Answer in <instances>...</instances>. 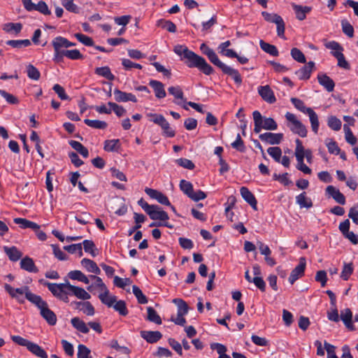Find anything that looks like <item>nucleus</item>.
Segmentation results:
<instances>
[{
	"instance_id": "obj_1",
	"label": "nucleus",
	"mask_w": 358,
	"mask_h": 358,
	"mask_svg": "<svg viewBox=\"0 0 358 358\" xmlns=\"http://www.w3.org/2000/svg\"><path fill=\"white\" fill-rule=\"evenodd\" d=\"M3 287L12 298L15 299L21 304L24 303V299L20 295L24 294L25 298L39 309L41 316L49 325L54 326L56 324L57 315L49 308L47 301L43 300L41 296L32 293L28 286L15 289L6 283Z\"/></svg>"
},
{
	"instance_id": "obj_2",
	"label": "nucleus",
	"mask_w": 358,
	"mask_h": 358,
	"mask_svg": "<svg viewBox=\"0 0 358 358\" xmlns=\"http://www.w3.org/2000/svg\"><path fill=\"white\" fill-rule=\"evenodd\" d=\"M174 52L179 56H183V58L187 60L186 64L188 67L197 68L208 76L213 72V69L204 58L189 50L186 46L181 45L175 46Z\"/></svg>"
},
{
	"instance_id": "obj_3",
	"label": "nucleus",
	"mask_w": 358,
	"mask_h": 358,
	"mask_svg": "<svg viewBox=\"0 0 358 358\" xmlns=\"http://www.w3.org/2000/svg\"><path fill=\"white\" fill-rule=\"evenodd\" d=\"M52 45L54 48V56L52 60L56 64H59L64 62V57H66L69 59L70 50H66L59 52V48H68L69 47L75 46L76 43L69 41L67 38L62 36H57L52 41Z\"/></svg>"
},
{
	"instance_id": "obj_4",
	"label": "nucleus",
	"mask_w": 358,
	"mask_h": 358,
	"mask_svg": "<svg viewBox=\"0 0 358 358\" xmlns=\"http://www.w3.org/2000/svg\"><path fill=\"white\" fill-rule=\"evenodd\" d=\"M38 282L43 286L47 287L48 290L57 299H59L62 295H64L65 294H71L69 289V285H71V284L66 280L64 283H52L43 279H40Z\"/></svg>"
},
{
	"instance_id": "obj_5",
	"label": "nucleus",
	"mask_w": 358,
	"mask_h": 358,
	"mask_svg": "<svg viewBox=\"0 0 358 358\" xmlns=\"http://www.w3.org/2000/svg\"><path fill=\"white\" fill-rule=\"evenodd\" d=\"M285 118L287 121V127L294 134H298L302 138L307 136L308 131L306 127L298 120L294 114L287 112Z\"/></svg>"
},
{
	"instance_id": "obj_6",
	"label": "nucleus",
	"mask_w": 358,
	"mask_h": 358,
	"mask_svg": "<svg viewBox=\"0 0 358 358\" xmlns=\"http://www.w3.org/2000/svg\"><path fill=\"white\" fill-rule=\"evenodd\" d=\"M149 117H151L150 121L153 122L155 124H158L161 127L163 134L169 138H172L175 136L176 132L174 129H173L171 127L169 123L167 122V120L165 119V117L160 114H156V113H150L148 115Z\"/></svg>"
},
{
	"instance_id": "obj_7",
	"label": "nucleus",
	"mask_w": 358,
	"mask_h": 358,
	"mask_svg": "<svg viewBox=\"0 0 358 358\" xmlns=\"http://www.w3.org/2000/svg\"><path fill=\"white\" fill-rule=\"evenodd\" d=\"M168 92L175 98V103L181 106L185 110H188V108L185 105L187 101L184 98V93L180 86L169 87L168 88Z\"/></svg>"
},
{
	"instance_id": "obj_8",
	"label": "nucleus",
	"mask_w": 358,
	"mask_h": 358,
	"mask_svg": "<svg viewBox=\"0 0 358 358\" xmlns=\"http://www.w3.org/2000/svg\"><path fill=\"white\" fill-rule=\"evenodd\" d=\"M306 264V259L304 257H301L299 259V264L292 270L289 278V282L292 285L304 274Z\"/></svg>"
},
{
	"instance_id": "obj_9",
	"label": "nucleus",
	"mask_w": 358,
	"mask_h": 358,
	"mask_svg": "<svg viewBox=\"0 0 358 358\" xmlns=\"http://www.w3.org/2000/svg\"><path fill=\"white\" fill-rule=\"evenodd\" d=\"M258 93L262 99L268 103H273L276 101L274 92L268 85L259 86Z\"/></svg>"
},
{
	"instance_id": "obj_10",
	"label": "nucleus",
	"mask_w": 358,
	"mask_h": 358,
	"mask_svg": "<svg viewBox=\"0 0 358 358\" xmlns=\"http://www.w3.org/2000/svg\"><path fill=\"white\" fill-rule=\"evenodd\" d=\"M145 192L150 198L156 199L161 204L171 206L168 197L161 192L148 187L145 188Z\"/></svg>"
},
{
	"instance_id": "obj_11",
	"label": "nucleus",
	"mask_w": 358,
	"mask_h": 358,
	"mask_svg": "<svg viewBox=\"0 0 358 358\" xmlns=\"http://www.w3.org/2000/svg\"><path fill=\"white\" fill-rule=\"evenodd\" d=\"M259 138L261 141H264L268 144L276 145L279 144L282 141L283 138V134L280 133L275 134L266 132L260 134Z\"/></svg>"
},
{
	"instance_id": "obj_12",
	"label": "nucleus",
	"mask_w": 358,
	"mask_h": 358,
	"mask_svg": "<svg viewBox=\"0 0 358 358\" xmlns=\"http://www.w3.org/2000/svg\"><path fill=\"white\" fill-rule=\"evenodd\" d=\"M326 193L332 197L337 203L341 205L345 203V197L338 189L334 186L329 185L326 188Z\"/></svg>"
},
{
	"instance_id": "obj_13",
	"label": "nucleus",
	"mask_w": 358,
	"mask_h": 358,
	"mask_svg": "<svg viewBox=\"0 0 358 358\" xmlns=\"http://www.w3.org/2000/svg\"><path fill=\"white\" fill-rule=\"evenodd\" d=\"M296 148H295V157H296V153L297 152H299L303 156V161L304 160V158L306 159L307 162L308 163H311L312 158H313V154L310 150L307 149L306 150L302 144V142L299 138L296 139Z\"/></svg>"
},
{
	"instance_id": "obj_14",
	"label": "nucleus",
	"mask_w": 358,
	"mask_h": 358,
	"mask_svg": "<svg viewBox=\"0 0 358 358\" xmlns=\"http://www.w3.org/2000/svg\"><path fill=\"white\" fill-rule=\"evenodd\" d=\"M317 80H318V83L322 86H323L327 90V91H328L329 92L334 91V87H335V83H334V80L329 76H328L327 74L323 73H320L317 75Z\"/></svg>"
},
{
	"instance_id": "obj_15",
	"label": "nucleus",
	"mask_w": 358,
	"mask_h": 358,
	"mask_svg": "<svg viewBox=\"0 0 358 358\" xmlns=\"http://www.w3.org/2000/svg\"><path fill=\"white\" fill-rule=\"evenodd\" d=\"M148 215L152 220L166 221L169 220L168 214L162 210V208L157 206H153V208L148 212Z\"/></svg>"
},
{
	"instance_id": "obj_16",
	"label": "nucleus",
	"mask_w": 358,
	"mask_h": 358,
	"mask_svg": "<svg viewBox=\"0 0 358 358\" xmlns=\"http://www.w3.org/2000/svg\"><path fill=\"white\" fill-rule=\"evenodd\" d=\"M20 268L26 271H28L29 273H38V269L35 265V263L32 258L26 256L25 257L22 258L20 261Z\"/></svg>"
},
{
	"instance_id": "obj_17",
	"label": "nucleus",
	"mask_w": 358,
	"mask_h": 358,
	"mask_svg": "<svg viewBox=\"0 0 358 358\" xmlns=\"http://www.w3.org/2000/svg\"><path fill=\"white\" fill-rule=\"evenodd\" d=\"M15 224H18L21 229H31L34 231H37L40 229V225L37 223L22 217H16L13 219Z\"/></svg>"
},
{
	"instance_id": "obj_18",
	"label": "nucleus",
	"mask_w": 358,
	"mask_h": 358,
	"mask_svg": "<svg viewBox=\"0 0 358 358\" xmlns=\"http://www.w3.org/2000/svg\"><path fill=\"white\" fill-rule=\"evenodd\" d=\"M94 72L96 75L104 77L108 80L109 82L106 84L108 85V92L110 93L112 92V83H110L112 80V73L110 69L108 66L97 67L95 69Z\"/></svg>"
},
{
	"instance_id": "obj_19",
	"label": "nucleus",
	"mask_w": 358,
	"mask_h": 358,
	"mask_svg": "<svg viewBox=\"0 0 358 358\" xmlns=\"http://www.w3.org/2000/svg\"><path fill=\"white\" fill-rule=\"evenodd\" d=\"M149 85L153 89L157 98L163 99L166 96V93L162 83L156 80H150Z\"/></svg>"
},
{
	"instance_id": "obj_20",
	"label": "nucleus",
	"mask_w": 358,
	"mask_h": 358,
	"mask_svg": "<svg viewBox=\"0 0 358 358\" xmlns=\"http://www.w3.org/2000/svg\"><path fill=\"white\" fill-rule=\"evenodd\" d=\"M141 336L148 343H155L162 338V334L158 331H142Z\"/></svg>"
},
{
	"instance_id": "obj_21",
	"label": "nucleus",
	"mask_w": 358,
	"mask_h": 358,
	"mask_svg": "<svg viewBox=\"0 0 358 358\" xmlns=\"http://www.w3.org/2000/svg\"><path fill=\"white\" fill-rule=\"evenodd\" d=\"M314 66L315 63L309 62L306 65L298 70L296 74L300 80H308L310 77Z\"/></svg>"
},
{
	"instance_id": "obj_22",
	"label": "nucleus",
	"mask_w": 358,
	"mask_h": 358,
	"mask_svg": "<svg viewBox=\"0 0 358 358\" xmlns=\"http://www.w3.org/2000/svg\"><path fill=\"white\" fill-rule=\"evenodd\" d=\"M240 192L244 200L248 202L253 209L257 210V202L253 194L245 187H242Z\"/></svg>"
},
{
	"instance_id": "obj_23",
	"label": "nucleus",
	"mask_w": 358,
	"mask_h": 358,
	"mask_svg": "<svg viewBox=\"0 0 358 358\" xmlns=\"http://www.w3.org/2000/svg\"><path fill=\"white\" fill-rule=\"evenodd\" d=\"M80 264L83 268H85L88 272L99 275L101 270L98 267L95 262L92 259L84 258L81 260Z\"/></svg>"
},
{
	"instance_id": "obj_24",
	"label": "nucleus",
	"mask_w": 358,
	"mask_h": 358,
	"mask_svg": "<svg viewBox=\"0 0 358 358\" xmlns=\"http://www.w3.org/2000/svg\"><path fill=\"white\" fill-rule=\"evenodd\" d=\"M352 313L350 309L345 308L341 312V320L343 322L345 327L352 331L355 329L354 325L352 322Z\"/></svg>"
},
{
	"instance_id": "obj_25",
	"label": "nucleus",
	"mask_w": 358,
	"mask_h": 358,
	"mask_svg": "<svg viewBox=\"0 0 358 358\" xmlns=\"http://www.w3.org/2000/svg\"><path fill=\"white\" fill-rule=\"evenodd\" d=\"M69 289L71 294L76 296L78 299L88 300L91 298V295L82 287L71 285H69Z\"/></svg>"
},
{
	"instance_id": "obj_26",
	"label": "nucleus",
	"mask_w": 358,
	"mask_h": 358,
	"mask_svg": "<svg viewBox=\"0 0 358 358\" xmlns=\"http://www.w3.org/2000/svg\"><path fill=\"white\" fill-rule=\"evenodd\" d=\"M292 8L295 12L296 17L299 20H303L304 19H306V15L311 10V8L309 6H303L300 5H296L295 3L292 4Z\"/></svg>"
},
{
	"instance_id": "obj_27",
	"label": "nucleus",
	"mask_w": 358,
	"mask_h": 358,
	"mask_svg": "<svg viewBox=\"0 0 358 358\" xmlns=\"http://www.w3.org/2000/svg\"><path fill=\"white\" fill-rule=\"evenodd\" d=\"M3 250L9 259L12 262L18 261L22 256V253L15 246L10 248L4 246Z\"/></svg>"
},
{
	"instance_id": "obj_28",
	"label": "nucleus",
	"mask_w": 358,
	"mask_h": 358,
	"mask_svg": "<svg viewBox=\"0 0 358 358\" xmlns=\"http://www.w3.org/2000/svg\"><path fill=\"white\" fill-rule=\"evenodd\" d=\"M114 94H115V99L117 101H131L132 102L137 101L136 97L135 96V95H134L131 93H126V92H123L120 90H115L114 91Z\"/></svg>"
},
{
	"instance_id": "obj_29",
	"label": "nucleus",
	"mask_w": 358,
	"mask_h": 358,
	"mask_svg": "<svg viewBox=\"0 0 358 358\" xmlns=\"http://www.w3.org/2000/svg\"><path fill=\"white\" fill-rule=\"evenodd\" d=\"M224 73L227 74L231 76L234 82L238 85H241L242 83V78L238 71V70L231 68L229 66L226 65V66L222 71Z\"/></svg>"
},
{
	"instance_id": "obj_30",
	"label": "nucleus",
	"mask_w": 358,
	"mask_h": 358,
	"mask_svg": "<svg viewBox=\"0 0 358 358\" xmlns=\"http://www.w3.org/2000/svg\"><path fill=\"white\" fill-rule=\"evenodd\" d=\"M296 203L300 206V208H310L313 206V202L311 199L306 196L305 192L301 193L296 196Z\"/></svg>"
},
{
	"instance_id": "obj_31",
	"label": "nucleus",
	"mask_w": 358,
	"mask_h": 358,
	"mask_svg": "<svg viewBox=\"0 0 358 358\" xmlns=\"http://www.w3.org/2000/svg\"><path fill=\"white\" fill-rule=\"evenodd\" d=\"M27 350L33 355L40 358H48L47 352L38 344L31 342Z\"/></svg>"
},
{
	"instance_id": "obj_32",
	"label": "nucleus",
	"mask_w": 358,
	"mask_h": 358,
	"mask_svg": "<svg viewBox=\"0 0 358 358\" xmlns=\"http://www.w3.org/2000/svg\"><path fill=\"white\" fill-rule=\"evenodd\" d=\"M71 322L72 326L80 332L83 334L89 333L90 329L88 327L85 323V322L80 320L79 317H76L72 318Z\"/></svg>"
},
{
	"instance_id": "obj_33",
	"label": "nucleus",
	"mask_w": 358,
	"mask_h": 358,
	"mask_svg": "<svg viewBox=\"0 0 358 358\" xmlns=\"http://www.w3.org/2000/svg\"><path fill=\"white\" fill-rule=\"evenodd\" d=\"M306 114L309 117L311 129H312L313 131L315 134H317L318 130H319L320 123H319L318 116H317V113L311 108L308 110V112Z\"/></svg>"
},
{
	"instance_id": "obj_34",
	"label": "nucleus",
	"mask_w": 358,
	"mask_h": 358,
	"mask_svg": "<svg viewBox=\"0 0 358 358\" xmlns=\"http://www.w3.org/2000/svg\"><path fill=\"white\" fill-rule=\"evenodd\" d=\"M68 277L71 280H78L85 284H89V278L79 270L71 271L68 273Z\"/></svg>"
},
{
	"instance_id": "obj_35",
	"label": "nucleus",
	"mask_w": 358,
	"mask_h": 358,
	"mask_svg": "<svg viewBox=\"0 0 358 358\" xmlns=\"http://www.w3.org/2000/svg\"><path fill=\"white\" fill-rule=\"evenodd\" d=\"M69 145L76 150L79 154H80L83 157L87 158L89 156V151L87 148H85L82 143L76 141H70L69 142Z\"/></svg>"
},
{
	"instance_id": "obj_36",
	"label": "nucleus",
	"mask_w": 358,
	"mask_h": 358,
	"mask_svg": "<svg viewBox=\"0 0 358 358\" xmlns=\"http://www.w3.org/2000/svg\"><path fill=\"white\" fill-rule=\"evenodd\" d=\"M259 45L262 50L272 56L276 57L279 54L278 50L275 45L266 43L263 40L259 41Z\"/></svg>"
},
{
	"instance_id": "obj_37",
	"label": "nucleus",
	"mask_w": 358,
	"mask_h": 358,
	"mask_svg": "<svg viewBox=\"0 0 358 358\" xmlns=\"http://www.w3.org/2000/svg\"><path fill=\"white\" fill-rule=\"evenodd\" d=\"M261 122L264 129L275 130L278 128L276 122L271 117H263L261 115Z\"/></svg>"
},
{
	"instance_id": "obj_38",
	"label": "nucleus",
	"mask_w": 358,
	"mask_h": 358,
	"mask_svg": "<svg viewBox=\"0 0 358 358\" xmlns=\"http://www.w3.org/2000/svg\"><path fill=\"white\" fill-rule=\"evenodd\" d=\"M113 309L122 316H126L128 314V309L124 301H115L113 298Z\"/></svg>"
},
{
	"instance_id": "obj_39",
	"label": "nucleus",
	"mask_w": 358,
	"mask_h": 358,
	"mask_svg": "<svg viewBox=\"0 0 358 358\" xmlns=\"http://www.w3.org/2000/svg\"><path fill=\"white\" fill-rule=\"evenodd\" d=\"M6 43L13 48L17 49H20L23 47H28L31 45V41L29 39L8 40L6 42Z\"/></svg>"
},
{
	"instance_id": "obj_40",
	"label": "nucleus",
	"mask_w": 358,
	"mask_h": 358,
	"mask_svg": "<svg viewBox=\"0 0 358 358\" xmlns=\"http://www.w3.org/2000/svg\"><path fill=\"white\" fill-rule=\"evenodd\" d=\"M22 29V24L20 22L13 23L8 22L3 25V29L8 33L14 32L15 34H19Z\"/></svg>"
},
{
	"instance_id": "obj_41",
	"label": "nucleus",
	"mask_w": 358,
	"mask_h": 358,
	"mask_svg": "<svg viewBox=\"0 0 358 358\" xmlns=\"http://www.w3.org/2000/svg\"><path fill=\"white\" fill-rule=\"evenodd\" d=\"M327 125L334 131H339L341 128L342 122L336 116L331 115L328 117Z\"/></svg>"
},
{
	"instance_id": "obj_42",
	"label": "nucleus",
	"mask_w": 358,
	"mask_h": 358,
	"mask_svg": "<svg viewBox=\"0 0 358 358\" xmlns=\"http://www.w3.org/2000/svg\"><path fill=\"white\" fill-rule=\"evenodd\" d=\"M32 10H37L45 15L51 14V11L48 8L47 3L43 0L39 1L37 4H34Z\"/></svg>"
},
{
	"instance_id": "obj_43",
	"label": "nucleus",
	"mask_w": 358,
	"mask_h": 358,
	"mask_svg": "<svg viewBox=\"0 0 358 358\" xmlns=\"http://www.w3.org/2000/svg\"><path fill=\"white\" fill-rule=\"evenodd\" d=\"M296 161H297V165L296 168L299 171H302L303 173L306 174H310L311 173V169L307 166L303 161V156L297 152L296 153Z\"/></svg>"
},
{
	"instance_id": "obj_44",
	"label": "nucleus",
	"mask_w": 358,
	"mask_h": 358,
	"mask_svg": "<svg viewBox=\"0 0 358 358\" xmlns=\"http://www.w3.org/2000/svg\"><path fill=\"white\" fill-rule=\"evenodd\" d=\"M148 317L147 319L155 324H162V320L159 315L157 314L156 310L152 307L147 308Z\"/></svg>"
},
{
	"instance_id": "obj_45",
	"label": "nucleus",
	"mask_w": 358,
	"mask_h": 358,
	"mask_svg": "<svg viewBox=\"0 0 358 358\" xmlns=\"http://www.w3.org/2000/svg\"><path fill=\"white\" fill-rule=\"evenodd\" d=\"M325 144L327 147V149H328V151L329 153L334 154L336 155H337L340 153L341 149L339 148L337 143L335 141H334L331 138H327L325 141Z\"/></svg>"
},
{
	"instance_id": "obj_46",
	"label": "nucleus",
	"mask_w": 358,
	"mask_h": 358,
	"mask_svg": "<svg viewBox=\"0 0 358 358\" xmlns=\"http://www.w3.org/2000/svg\"><path fill=\"white\" fill-rule=\"evenodd\" d=\"M84 122L87 126L95 129H105L107 127L106 122L99 120L85 119Z\"/></svg>"
},
{
	"instance_id": "obj_47",
	"label": "nucleus",
	"mask_w": 358,
	"mask_h": 358,
	"mask_svg": "<svg viewBox=\"0 0 358 358\" xmlns=\"http://www.w3.org/2000/svg\"><path fill=\"white\" fill-rule=\"evenodd\" d=\"M27 73L29 78L34 80H38L41 77L40 71L32 64L27 65Z\"/></svg>"
},
{
	"instance_id": "obj_48",
	"label": "nucleus",
	"mask_w": 358,
	"mask_h": 358,
	"mask_svg": "<svg viewBox=\"0 0 358 358\" xmlns=\"http://www.w3.org/2000/svg\"><path fill=\"white\" fill-rule=\"evenodd\" d=\"M180 190L185 194H186L188 197L189 196V195L192 194V193L193 192V185L192 184L189 182V181H187L185 180H181L180 182Z\"/></svg>"
},
{
	"instance_id": "obj_49",
	"label": "nucleus",
	"mask_w": 358,
	"mask_h": 358,
	"mask_svg": "<svg viewBox=\"0 0 358 358\" xmlns=\"http://www.w3.org/2000/svg\"><path fill=\"white\" fill-rule=\"evenodd\" d=\"M354 270L352 263H344L342 272L341 273V278L343 280H348L352 273Z\"/></svg>"
},
{
	"instance_id": "obj_50",
	"label": "nucleus",
	"mask_w": 358,
	"mask_h": 358,
	"mask_svg": "<svg viewBox=\"0 0 358 358\" xmlns=\"http://www.w3.org/2000/svg\"><path fill=\"white\" fill-rule=\"evenodd\" d=\"M331 55L338 60V65L345 69L350 68L349 64L345 60L344 55L341 52H331Z\"/></svg>"
},
{
	"instance_id": "obj_51",
	"label": "nucleus",
	"mask_w": 358,
	"mask_h": 358,
	"mask_svg": "<svg viewBox=\"0 0 358 358\" xmlns=\"http://www.w3.org/2000/svg\"><path fill=\"white\" fill-rule=\"evenodd\" d=\"M267 152L276 162H280L282 150L279 147H270L268 148Z\"/></svg>"
},
{
	"instance_id": "obj_52",
	"label": "nucleus",
	"mask_w": 358,
	"mask_h": 358,
	"mask_svg": "<svg viewBox=\"0 0 358 358\" xmlns=\"http://www.w3.org/2000/svg\"><path fill=\"white\" fill-rule=\"evenodd\" d=\"M252 116L255 123L254 131L258 134L263 129L261 122V113L258 110H255L252 113Z\"/></svg>"
},
{
	"instance_id": "obj_53",
	"label": "nucleus",
	"mask_w": 358,
	"mask_h": 358,
	"mask_svg": "<svg viewBox=\"0 0 358 358\" xmlns=\"http://www.w3.org/2000/svg\"><path fill=\"white\" fill-rule=\"evenodd\" d=\"M132 291L139 303L145 304L148 303L147 297L143 294L142 291L138 287L134 285L132 287Z\"/></svg>"
},
{
	"instance_id": "obj_54",
	"label": "nucleus",
	"mask_w": 358,
	"mask_h": 358,
	"mask_svg": "<svg viewBox=\"0 0 358 358\" xmlns=\"http://www.w3.org/2000/svg\"><path fill=\"white\" fill-rule=\"evenodd\" d=\"M83 245L85 252L90 253L93 257L96 256L95 244L92 241L85 240Z\"/></svg>"
},
{
	"instance_id": "obj_55",
	"label": "nucleus",
	"mask_w": 358,
	"mask_h": 358,
	"mask_svg": "<svg viewBox=\"0 0 358 358\" xmlns=\"http://www.w3.org/2000/svg\"><path fill=\"white\" fill-rule=\"evenodd\" d=\"M173 303L178 306V314L185 315L188 312V307L187 303L182 299H175Z\"/></svg>"
},
{
	"instance_id": "obj_56",
	"label": "nucleus",
	"mask_w": 358,
	"mask_h": 358,
	"mask_svg": "<svg viewBox=\"0 0 358 358\" xmlns=\"http://www.w3.org/2000/svg\"><path fill=\"white\" fill-rule=\"evenodd\" d=\"M64 249L71 254H74L78 252L79 257H82L83 255L81 243L71 244L69 245H66L64 247Z\"/></svg>"
},
{
	"instance_id": "obj_57",
	"label": "nucleus",
	"mask_w": 358,
	"mask_h": 358,
	"mask_svg": "<svg viewBox=\"0 0 358 358\" xmlns=\"http://www.w3.org/2000/svg\"><path fill=\"white\" fill-rule=\"evenodd\" d=\"M291 102L293 103L294 107L301 112L306 114L311 108H308L305 106L304 103L297 98H292Z\"/></svg>"
},
{
	"instance_id": "obj_58",
	"label": "nucleus",
	"mask_w": 358,
	"mask_h": 358,
	"mask_svg": "<svg viewBox=\"0 0 358 358\" xmlns=\"http://www.w3.org/2000/svg\"><path fill=\"white\" fill-rule=\"evenodd\" d=\"M90 350L85 345L80 344L78 347V358H92Z\"/></svg>"
},
{
	"instance_id": "obj_59",
	"label": "nucleus",
	"mask_w": 358,
	"mask_h": 358,
	"mask_svg": "<svg viewBox=\"0 0 358 358\" xmlns=\"http://www.w3.org/2000/svg\"><path fill=\"white\" fill-rule=\"evenodd\" d=\"M291 56L294 60L299 63L306 62V57L303 53L296 48H294L291 50Z\"/></svg>"
},
{
	"instance_id": "obj_60",
	"label": "nucleus",
	"mask_w": 358,
	"mask_h": 358,
	"mask_svg": "<svg viewBox=\"0 0 358 358\" xmlns=\"http://www.w3.org/2000/svg\"><path fill=\"white\" fill-rule=\"evenodd\" d=\"M207 57L210 62H212L214 65L217 66L222 71L227 65L220 60V59L218 58L217 55L214 52V50L210 54H209Z\"/></svg>"
},
{
	"instance_id": "obj_61",
	"label": "nucleus",
	"mask_w": 358,
	"mask_h": 358,
	"mask_svg": "<svg viewBox=\"0 0 358 358\" xmlns=\"http://www.w3.org/2000/svg\"><path fill=\"white\" fill-rule=\"evenodd\" d=\"M62 4L70 12L73 13H79V8L73 3V0H62Z\"/></svg>"
},
{
	"instance_id": "obj_62",
	"label": "nucleus",
	"mask_w": 358,
	"mask_h": 358,
	"mask_svg": "<svg viewBox=\"0 0 358 358\" xmlns=\"http://www.w3.org/2000/svg\"><path fill=\"white\" fill-rule=\"evenodd\" d=\"M75 37L83 44H84L86 46H93L94 45V41L92 38L77 33L75 34Z\"/></svg>"
},
{
	"instance_id": "obj_63",
	"label": "nucleus",
	"mask_w": 358,
	"mask_h": 358,
	"mask_svg": "<svg viewBox=\"0 0 358 358\" xmlns=\"http://www.w3.org/2000/svg\"><path fill=\"white\" fill-rule=\"evenodd\" d=\"M113 283L121 288H125L127 286L131 284V280L129 278H122L118 276L113 278Z\"/></svg>"
},
{
	"instance_id": "obj_64",
	"label": "nucleus",
	"mask_w": 358,
	"mask_h": 358,
	"mask_svg": "<svg viewBox=\"0 0 358 358\" xmlns=\"http://www.w3.org/2000/svg\"><path fill=\"white\" fill-rule=\"evenodd\" d=\"M52 90L62 100H69V96L66 94L64 88L59 84H55Z\"/></svg>"
}]
</instances>
